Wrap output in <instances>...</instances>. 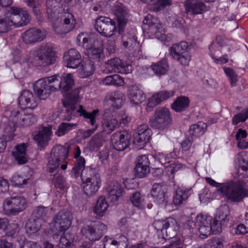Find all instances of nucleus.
<instances>
[{
	"instance_id": "obj_61",
	"label": "nucleus",
	"mask_w": 248,
	"mask_h": 248,
	"mask_svg": "<svg viewBox=\"0 0 248 248\" xmlns=\"http://www.w3.org/2000/svg\"><path fill=\"white\" fill-rule=\"evenodd\" d=\"M19 230V225L16 223H13L9 224L8 226L6 225V229L2 231H5L9 235L14 236L17 234Z\"/></svg>"
},
{
	"instance_id": "obj_18",
	"label": "nucleus",
	"mask_w": 248,
	"mask_h": 248,
	"mask_svg": "<svg viewBox=\"0 0 248 248\" xmlns=\"http://www.w3.org/2000/svg\"><path fill=\"white\" fill-rule=\"evenodd\" d=\"M132 67L131 65L118 58H114L108 60L106 63L105 71L107 73L116 72L122 74L130 73Z\"/></svg>"
},
{
	"instance_id": "obj_36",
	"label": "nucleus",
	"mask_w": 248,
	"mask_h": 248,
	"mask_svg": "<svg viewBox=\"0 0 248 248\" xmlns=\"http://www.w3.org/2000/svg\"><path fill=\"white\" fill-rule=\"evenodd\" d=\"M27 146L25 143L18 145L16 150L13 152V155L19 164H25L28 161L26 154Z\"/></svg>"
},
{
	"instance_id": "obj_42",
	"label": "nucleus",
	"mask_w": 248,
	"mask_h": 248,
	"mask_svg": "<svg viewBox=\"0 0 248 248\" xmlns=\"http://www.w3.org/2000/svg\"><path fill=\"white\" fill-rule=\"evenodd\" d=\"M95 67L93 62L91 60L86 61L79 69L78 75L81 78H86L93 75Z\"/></svg>"
},
{
	"instance_id": "obj_35",
	"label": "nucleus",
	"mask_w": 248,
	"mask_h": 248,
	"mask_svg": "<svg viewBox=\"0 0 248 248\" xmlns=\"http://www.w3.org/2000/svg\"><path fill=\"white\" fill-rule=\"evenodd\" d=\"M115 14L117 17L119 32L120 33L123 31V29L126 23V8L123 5H118L115 7Z\"/></svg>"
},
{
	"instance_id": "obj_47",
	"label": "nucleus",
	"mask_w": 248,
	"mask_h": 248,
	"mask_svg": "<svg viewBox=\"0 0 248 248\" xmlns=\"http://www.w3.org/2000/svg\"><path fill=\"white\" fill-rule=\"evenodd\" d=\"M49 212V209L48 207L39 206L34 208L32 217L41 221V219H45V218L48 217Z\"/></svg>"
},
{
	"instance_id": "obj_50",
	"label": "nucleus",
	"mask_w": 248,
	"mask_h": 248,
	"mask_svg": "<svg viewBox=\"0 0 248 248\" xmlns=\"http://www.w3.org/2000/svg\"><path fill=\"white\" fill-rule=\"evenodd\" d=\"M130 201L134 206L142 209L145 207V202L143 196L139 191L133 193L130 197Z\"/></svg>"
},
{
	"instance_id": "obj_5",
	"label": "nucleus",
	"mask_w": 248,
	"mask_h": 248,
	"mask_svg": "<svg viewBox=\"0 0 248 248\" xmlns=\"http://www.w3.org/2000/svg\"><path fill=\"white\" fill-rule=\"evenodd\" d=\"M79 89L73 90L68 96L67 100L64 102V105L67 108L66 113L68 115L65 120L70 121L75 115L79 113L80 116L83 117L87 123L93 126H97L96 116L99 113L98 109L93 110L92 112H88L81 105H76L79 100ZM66 117V116H65Z\"/></svg>"
},
{
	"instance_id": "obj_40",
	"label": "nucleus",
	"mask_w": 248,
	"mask_h": 248,
	"mask_svg": "<svg viewBox=\"0 0 248 248\" xmlns=\"http://www.w3.org/2000/svg\"><path fill=\"white\" fill-rule=\"evenodd\" d=\"M237 174L239 178L248 177V153H244L241 156Z\"/></svg>"
},
{
	"instance_id": "obj_12",
	"label": "nucleus",
	"mask_w": 248,
	"mask_h": 248,
	"mask_svg": "<svg viewBox=\"0 0 248 248\" xmlns=\"http://www.w3.org/2000/svg\"><path fill=\"white\" fill-rule=\"evenodd\" d=\"M27 206L26 199L23 196H15L5 199L2 203L4 213L8 216H16Z\"/></svg>"
},
{
	"instance_id": "obj_19",
	"label": "nucleus",
	"mask_w": 248,
	"mask_h": 248,
	"mask_svg": "<svg viewBox=\"0 0 248 248\" xmlns=\"http://www.w3.org/2000/svg\"><path fill=\"white\" fill-rule=\"evenodd\" d=\"M122 41L123 46L132 51L134 54L138 56L141 55V44L137 40L135 29H132L129 32L124 35L122 37Z\"/></svg>"
},
{
	"instance_id": "obj_38",
	"label": "nucleus",
	"mask_w": 248,
	"mask_h": 248,
	"mask_svg": "<svg viewBox=\"0 0 248 248\" xmlns=\"http://www.w3.org/2000/svg\"><path fill=\"white\" fill-rule=\"evenodd\" d=\"M108 204L105 197L102 196L99 197L93 209L96 217H103L108 208Z\"/></svg>"
},
{
	"instance_id": "obj_15",
	"label": "nucleus",
	"mask_w": 248,
	"mask_h": 248,
	"mask_svg": "<svg viewBox=\"0 0 248 248\" xmlns=\"http://www.w3.org/2000/svg\"><path fill=\"white\" fill-rule=\"evenodd\" d=\"M107 226L101 222H91L81 229L83 235L91 241L99 240L107 231Z\"/></svg>"
},
{
	"instance_id": "obj_44",
	"label": "nucleus",
	"mask_w": 248,
	"mask_h": 248,
	"mask_svg": "<svg viewBox=\"0 0 248 248\" xmlns=\"http://www.w3.org/2000/svg\"><path fill=\"white\" fill-rule=\"evenodd\" d=\"M189 100L187 97L181 96L177 98L171 105L172 108L176 112L185 110L188 108Z\"/></svg>"
},
{
	"instance_id": "obj_4",
	"label": "nucleus",
	"mask_w": 248,
	"mask_h": 248,
	"mask_svg": "<svg viewBox=\"0 0 248 248\" xmlns=\"http://www.w3.org/2000/svg\"><path fill=\"white\" fill-rule=\"evenodd\" d=\"M205 180L211 186L218 187L217 191L228 202H240L248 195V191L245 189V184L242 181L231 180L224 183H219L210 177H206Z\"/></svg>"
},
{
	"instance_id": "obj_13",
	"label": "nucleus",
	"mask_w": 248,
	"mask_h": 248,
	"mask_svg": "<svg viewBox=\"0 0 248 248\" xmlns=\"http://www.w3.org/2000/svg\"><path fill=\"white\" fill-rule=\"evenodd\" d=\"M170 53L173 59L184 66H187L191 59L188 46L185 41L173 44L170 48Z\"/></svg>"
},
{
	"instance_id": "obj_41",
	"label": "nucleus",
	"mask_w": 248,
	"mask_h": 248,
	"mask_svg": "<svg viewBox=\"0 0 248 248\" xmlns=\"http://www.w3.org/2000/svg\"><path fill=\"white\" fill-rule=\"evenodd\" d=\"M169 69L168 62L166 59H163L156 63L152 64L150 67V69L153 70L154 73L158 76L166 74Z\"/></svg>"
},
{
	"instance_id": "obj_56",
	"label": "nucleus",
	"mask_w": 248,
	"mask_h": 248,
	"mask_svg": "<svg viewBox=\"0 0 248 248\" xmlns=\"http://www.w3.org/2000/svg\"><path fill=\"white\" fill-rule=\"evenodd\" d=\"M229 208L228 206H224L221 207L217 212L216 217H215L219 222L225 224L228 222V216L229 215Z\"/></svg>"
},
{
	"instance_id": "obj_37",
	"label": "nucleus",
	"mask_w": 248,
	"mask_h": 248,
	"mask_svg": "<svg viewBox=\"0 0 248 248\" xmlns=\"http://www.w3.org/2000/svg\"><path fill=\"white\" fill-rule=\"evenodd\" d=\"M124 96L123 93L119 91H113L108 93L107 99L111 102V104L114 108L119 109L124 102Z\"/></svg>"
},
{
	"instance_id": "obj_7",
	"label": "nucleus",
	"mask_w": 248,
	"mask_h": 248,
	"mask_svg": "<svg viewBox=\"0 0 248 248\" xmlns=\"http://www.w3.org/2000/svg\"><path fill=\"white\" fill-rule=\"evenodd\" d=\"M10 118L13 121L5 127V136L8 137L9 140H12L14 136L16 130V124L21 127H26L31 125L37 122L36 116L32 114H26L23 110L19 111L15 110L11 112Z\"/></svg>"
},
{
	"instance_id": "obj_63",
	"label": "nucleus",
	"mask_w": 248,
	"mask_h": 248,
	"mask_svg": "<svg viewBox=\"0 0 248 248\" xmlns=\"http://www.w3.org/2000/svg\"><path fill=\"white\" fill-rule=\"evenodd\" d=\"M11 27L6 15L4 17H0V33L7 32Z\"/></svg>"
},
{
	"instance_id": "obj_34",
	"label": "nucleus",
	"mask_w": 248,
	"mask_h": 248,
	"mask_svg": "<svg viewBox=\"0 0 248 248\" xmlns=\"http://www.w3.org/2000/svg\"><path fill=\"white\" fill-rule=\"evenodd\" d=\"M103 243L104 248H106V247L109 245L116 246L119 248H125L128 245V239L125 236L122 234L117 235L114 239L105 236Z\"/></svg>"
},
{
	"instance_id": "obj_58",
	"label": "nucleus",
	"mask_w": 248,
	"mask_h": 248,
	"mask_svg": "<svg viewBox=\"0 0 248 248\" xmlns=\"http://www.w3.org/2000/svg\"><path fill=\"white\" fill-rule=\"evenodd\" d=\"M53 182L54 186L56 188L61 190L64 189L66 187V181L64 177L58 174H55L53 177Z\"/></svg>"
},
{
	"instance_id": "obj_32",
	"label": "nucleus",
	"mask_w": 248,
	"mask_h": 248,
	"mask_svg": "<svg viewBox=\"0 0 248 248\" xmlns=\"http://www.w3.org/2000/svg\"><path fill=\"white\" fill-rule=\"evenodd\" d=\"M192 138H186L181 143L182 157L184 158L189 164L193 162L194 150L191 151L192 144Z\"/></svg>"
},
{
	"instance_id": "obj_31",
	"label": "nucleus",
	"mask_w": 248,
	"mask_h": 248,
	"mask_svg": "<svg viewBox=\"0 0 248 248\" xmlns=\"http://www.w3.org/2000/svg\"><path fill=\"white\" fill-rule=\"evenodd\" d=\"M192 193L191 188H186L184 186L177 187L173 197V204L175 205L183 204V202L186 200Z\"/></svg>"
},
{
	"instance_id": "obj_49",
	"label": "nucleus",
	"mask_w": 248,
	"mask_h": 248,
	"mask_svg": "<svg viewBox=\"0 0 248 248\" xmlns=\"http://www.w3.org/2000/svg\"><path fill=\"white\" fill-rule=\"evenodd\" d=\"M118 124V120L114 117H106L103 120L102 126L104 130L111 132L113 131Z\"/></svg>"
},
{
	"instance_id": "obj_64",
	"label": "nucleus",
	"mask_w": 248,
	"mask_h": 248,
	"mask_svg": "<svg viewBox=\"0 0 248 248\" xmlns=\"http://www.w3.org/2000/svg\"><path fill=\"white\" fill-rule=\"evenodd\" d=\"M237 234H245L248 233V219H246L243 223L239 224L236 229Z\"/></svg>"
},
{
	"instance_id": "obj_24",
	"label": "nucleus",
	"mask_w": 248,
	"mask_h": 248,
	"mask_svg": "<svg viewBox=\"0 0 248 248\" xmlns=\"http://www.w3.org/2000/svg\"><path fill=\"white\" fill-rule=\"evenodd\" d=\"M150 161L147 155H144L137 157L136 167L134 169L135 176L139 178H143L150 172Z\"/></svg>"
},
{
	"instance_id": "obj_1",
	"label": "nucleus",
	"mask_w": 248,
	"mask_h": 248,
	"mask_svg": "<svg viewBox=\"0 0 248 248\" xmlns=\"http://www.w3.org/2000/svg\"><path fill=\"white\" fill-rule=\"evenodd\" d=\"M73 154L75 161L70 175L75 179L80 177L84 193L87 197H92L101 186L100 174L95 169L90 167H85V159L80 155L81 151L78 146L75 147Z\"/></svg>"
},
{
	"instance_id": "obj_22",
	"label": "nucleus",
	"mask_w": 248,
	"mask_h": 248,
	"mask_svg": "<svg viewBox=\"0 0 248 248\" xmlns=\"http://www.w3.org/2000/svg\"><path fill=\"white\" fill-rule=\"evenodd\" d=\"M167 186L162 184L155 183L153 186L150 195L154 202L159 205H165L167 202Z\"/></svg>"
},
{
	"instance_id": "obj_52",
	"label": "nucleus",
	"mask_w": 248,
	"mask_h": 248,
	"mask_svg": "<svg viewBox=\"0 0 248 248\" xmlns=\"http://www.w3.org/2000/svg\"><path fill=\"white\" fill-rule=\"evenodd\" d=\"M151 130H148L144 133H138V135L134 137V142L140 146H144L147 143L151 137Z\"/></svg>"
},
{
	"instance_id": "obj_48",
	"label": "nucleus",
	"mask_w": 248,
	"mask_h": 248,
	"mask_svg": "<svg viewBox=\"0 0 248 248\" xmlns=\"http://www.w3.org/2000/svg\"><path fill=\"white\" fill-rule=\"evenodd\" d=\"M74 240V236L72 234L64 233L60 238L59 246L60 248H72Z\"/></svg>"
},
{
	"instance_id": "obj_60",
	"label": "nucleus",
	"mask_w": 248,
	"mask_h": 248,
	"mask_svg": "<svg viewBox=\"0 0 248 248\" xmlns=\"http://www.w3.org/2000/svg\"><path fill=\"white\" fill-rule=\"evenodd\" d=\"M29 179H25L18 174H15L11 178V181L13 185L18 187H22L27 183Z\"/></svg>"
},
{
	"instance_id": "obj_45",
	"label": "nucleus",
	"mask_w": 248,
	"mask_h": 248,
	"mask_svg": "<svg viewBox=\"0 0 248 248\" xmlns=\"http://www.w3.org/2000/svg\"><path fill=\"white\" fill-rule=\"evenodd\" d=\"M41 226V221L31 217L26 224V231L28 233H33L39 231Z\"/></svg>"
},
{
	"instance_id": "obj_25",
	"label": "nucleus",
	"mask_w": 248,
	"mask_h": 248,
	"mask_svg": "<svg viewBox=\"0 0 248 248\" xmlns=\"http://www.w3.org/2000/svg\"><path fill=\"white\" fill-rule=\"evenodd\" d=\"M18 104L22 109H35L38 106L37 100L33 93L28 91L24 90L18 98Z\"/></svg>"
},
{
	"instance_id": "obj_9",
	"label": "nucleus",
	"mask_w": 248,
	"mask_h": 248,
	"mask_svg": "<svg viewBox=\"0 0 248 248\" xmlns=\"http://www.w3.org/2000/svg\"><path fill=\"white\" fill-rule=\"evenodd\" d=\"M95 39V36L93 35L89 37L84 33H80L77 37V41L78 46H82L87 50L90 59L99 61L104 56L103 45L101 43L99 46L96 47Z\"/></svg>"
},
{
	"instance_id": "obj_16",
	"label": "nucleus",
	"mask_w": 248,
	"mask_h": 248,
	"mask_svg": "<svg viewBox=\"0 0 248 248\" xmlns=\"http://www.w3.org/2000/svg\"><path fill=\"white\" fill-rule=\"evenodd\" d=\"M5 15L11 26L14 25L16 27H21L26 25L30 22L28 12L19 8L12 7Z\"/></svg>"
},
{
	"instance_id": "obj_28",
	"label": "nucleus",
	"mask_w": 248,
	"mask_h": 248,
	"mask_svg": "<svg viewBox=\"0 0 248 248\" xmlns=\"http://www.w3.org/2000/svg\"><path fill=\"white\" fill-rule=\"evenodd\" d=\"M174 91L163 90L154 94L148 99L147 106L154 108L162 102L172 97L174 95Z\"/></svg>"
},
{
	"instance_id": "obj_55",
	"label": "nucleus",
	"mask_w": 248,
	"mask_h": 248,
	"mask_svg": "<svg viewBox=\"0 0 248 248\" xmlns=\"http://www.w3.org/2000/svg\"><path fill=\"white\" fill-rule=\"evenodd\" d=\"M76 126V124L62 123L59 126L57 130L55 132V134L58 137L63 136Z\"/></svg>"
},
{
	"instance_id": "obj_6",
	"label": "nucleus",
	"mask_w": 248,
	"mask_h": 248,
	"mask_svg": "<svg viewBox=\"0 0 248 248\" xmlns=\"http://www.w3.org/2000/svg\"><path fill=\"white\" fill-rule=\"evenodd\" d=\"M54 46L49 43L41 45L31 51L29 60L35 66L46 67L54 64L57 59Z\"/></svg>"
},
{
	"instance_id": "obj_21",
	"label": "nucleus",
	"mask_w": 248,
	"mask_h": 248,
	"mask_svg": "<svg viewBox=\"0 0 248 248\" xmlns=\"http://www.w3.org/2000/svg\"><path fill=\"white\" fill-rule=\"evenodd\" d=\"M130 136L125 131H119L113 134L111 140L114 149L118 151H123L129 145Z\"/></svg>"
},
{
	"instance_id": "obj_20",
	"label": "nucleus",
	"mask_w": 248,
	"mask_h": 248,
	"mask_svg": "<svg viewBox=\"0 0 248 248\" xmlns=\"http://www.w3.org/2000/svg\"><path fill=\"white\" fill-rule=\"evenodd\" d=\"M54 227L60 232L67 230L71 224V213L67 210L59 211L53 217Z\"/></svg>"
},
{
	"instance_id": "obj_33",
	"label": "nucleus",
	"mask_w": 248,
	"mask_h": 248,
	"mask_svg": "<svg viewBox=\"0 0 248 248\" xmlns=\"http://www.w3.org/2000/svg\"><path fill=\"white\" fill-rule=\"evenodd\" d=\"M108 198L110 202H115L118 200L123 192L121 185L117 183H111L107 188Z\"/></svg>"
},
{
	"instance_id": "obj_29",
	"label": "nucleus",
	"mask_w": 248,
	"mask_h": 248,
	"mask_svg": "<svg viewBox=\"0 0 248 248\" xmlns=\"http://www.w3.org/2000/svg\"><path fill=\"white\" fill-rule=\"evenodd\" d=\"M52 127L50 125L43 127L38 133L34 136V140L38 144V146L43 148L47 145L51 140Z\"/></svg>"
},
{
	"instance_id": "obj_10",
	"label": "nucleus",
	"mask_w": 248,
	"mask_h": 248,
	"mask_svg": "<svg viewBox=\"0 0 248 248\" xmlns=\"http://www.w3.org/2000/svg\"><path fill=\"white\" fill-rule=\"evenodd\" d=\"M172 120L169 109L165 107H158L150 120V126L155 129L164 130L170 127Z\"/></svg>"
},
{
	"instance_id": "obj_57",
	"label": "nucleus",
	"mask_w": 248,
	"mask_h": 248,
	"mask_svg": "<svg viewBox=\"0 0 248 248\" xmlns=\"http://www.w3.org/2000/svg\"><path fill=\"white\" fill-rule=\"evenodd\" d=\"M212 221V217L207 215H198L196 218V226L208 225Z\"/></svg>"
},
{
	"instance_id": "obj_51",
	"label": "nucleus",
	"mask_w": 248,
	"mask_h": 248,
	"mask_svg": "<svg viewBox=\"0 0 248 248\" xmlns=\"http://www.w3.org/2000/svg\"><path fill=\"white\" fill-rule=\"evenodd\" d=\"M206 127V124L199 122L196 124L191 125L189 128V133L193 136H199L205 132Z\"/></svg>"
},
{
	"instance_id": "obj_43",
	"label": "nucleus",
	"mask_w": 248,
	"mask_h": 248,
	"mask_svg": "<svg viewBox=\"0 0 248 248\" xmlns=\"http://www.w3.org/2000/svg\"><path fill=\"white\" fill-rule=\"evenodd\" d=\"M103 84L108 86H122L124 84V80L119 75L115 74L108 76L102 79Z\"/></svg>"
},
{
	"instance_id": "obj_54",
	"label": "nucleus",
	"mask_w": 248,
	"mask_h": 248,
	"mask_svg": "<svg viewBox=\"0 0 248 248\" xmlns=\"http://www.w3.org/2000/svg\"><path fill=\"white\" fill-rule=\"evenodd\" d=\"M248 119V107L242 109L238 114L234 115L232 119V124L236 125L240 122H244Z\"/></svg>"
},
{
	"instance_id": "obj_53",
	"label": "nucleus",
	"mask_w": 248,
	"mask_h": 248,
	"mask_svg": "<svg viewBox=\"0 0 248 248\" xmlns=\"http://www.w3.org/2000/svg\"><path fill=\"white\" fill-rule=\"evenodd\" d=\"M103 140L98 135H94L88 142V146L92 151H98L102 146Z\"/></svg>"
},
{
	"instance_id": "obj_59",
	"label": "nucleus",
	"mask_w": 248,
	"mask_h": 248,
	"mask_svg": "<svg viewBox=\"0 0 248 248\" xmlns=\"http://www.w3.org/2000/svg\"><path fill=\"white\" fill-rule=\"evenodd\" d=\"M224 224L221 222H219L218 220L215 218H212V221H211L210 227L211 232L213 234H217L220 233L222 231V225Z\"/></svg>"
},
{
	"instance_id": "obj_30",
	"label": "nucleus",
	"mask_w": 248,
	"mask_h": 248,
	"mask_svg": "<svg viewBox=\"0 0 248 248\" xmlns=\"http://www.w3.org/2000/svg\"><path fill=\"white\" fill-rule=\"evenodd\" d=\"M64 59L67 62V66L71 68H76L80 64L81 56L76 49H70L64 53Z\"/></svg>"
},
{
	"instance_id": "obj_11",
	"label": "nucleus",
	"mask_w": 248,
	"mask_h": 248,
	"mask_svg": "<svg viewBox=\"0 0 248 248\" xmlns=\"http://www.w3.org/2000/svg\"><path fill=\"white\" fill-rule=\"evenodd\" d=\"M144 24L148 26L149 32L155 37L164 42L171 41L172 35L171 34H165L164 29L162 26L159 19L151 14H148L144 17Z\"/></svg>"
},
{
	"instance_id": "obj_27",
	"label": "nucleus",
	"mask_w": 248,
	"mask_h": 248,
	"mask_svg": "<svg viewBox=\"0 0 248 248\" xmlns=\"http://www.w3.org/2000/svg\"><path fill=\"white\" fill-rule=\"evenodd\" d=\"M45 35L40 29L32 28L22 35L23 41L26 44L34 43L42 41Z\"/></svg>"
},
{
	"instance_id": "obj_3",
	"label": "nucleus",
	"mask_w": 248,
	"mask_h": 248,
	"mask_svg": "<svg viewBox=\"0 0 248 248\" xmlns=\"http://www.w3.org/2000/svg\"><path fill=\"white\" fill-rule=\"evenodd\" d=\"M64 0H46V13L48 19L54 24V27L59 23L62 31L68 33L73 30L76 25L74 16L68 8L63 6Z\"/></svg>"
},
{
	"instance_id": "obj_2",
	"label": "nucleus",
	"mask_w": 248,
	"mask_h": 248,
	"mask_svg": "<svg viewBox=\"0 0 248 248\" xmlns=\"http://www.w3.org/2000/svg\"><path fill=\"white\" fill-rule=\"evenodd\" d=\"M74 85L72 74H67L60 77L59 75L45 77L38 80L34 84L35 93L40 99H46L52 92L60 89L62 92H68Z\"/></svg>"
},
{
	"instance_id": "obj_8",
	"label": "nucleus",
	"mask_w": 248,
	"mask_h": 248,
	"mask_svg": "<svg viewBox=\"0 0 248 248\" xmlns=\"http://www.w3.org/2000/svg\"><path fill=\"white\" fill-rule=\"evenodd\" d=\"M70 145H57L53 148L48 163V170L49 172H54L61 164V168L65 170L67 167L65 161L69 156Z\"/></svg>"
},
{
	"instance_id": "obj_17",
	"label": "nucleus",
	"mask_w": 248,
	"mask_h": 248,
	"mask_svg": "<svg viewBox=\"0 0 248 248\" xmlns=\"http://www.w3.org/2000/svg\"><path fill=\"white\" fill-rule=\"evenodd\" d=\"M96 30L102 36L110 37L116 31L115 22L106 16H100L95 20L94 26Z\"/></svg>"
},
{
	"instance_id": "obj_26",
	"label": "nucleus",
	"mask_w": 248,
	"mask_h": 248,
	"mask_svg": "<svg viewBox=\"0 0 248 248\" xmlns=\"http://www.w3.org/2000/svg\"><path fill=\"white\" fill-rule=\"evenodd\" d=\"M128 98L131 104L138 105L142 103L145 99V95L140 85H134L128 91Z\"/></svg>"
},
{
	"instance_id": "obj_62",
	"label": "nucleus",
	"mask_w": 248,
	"mask_h": 248,
	"mask_svg": "<svg viewBox=\"0 0 248 248\" xmlns=\"http://www.w3.org/2000/svg\"><path fill=\"white\" fill-rule=\"evenodd\" d=\"M198 227V230L200 233V237L202 239H205L209 236L211 232L210 225H200Z\"/></svg>"
},
{
	"instance_id": "obj_23",
	"label": "nucleus",
	"mask_w": 248,
	"mask_h": 248,
	"mask_svg": "<svg viewBox=\"0 0 248 248\" xmlns=\"http://www.w3.org/2000/svg\"><path fill=\"white\" fill-rule=\"evenodd\" d=\"M184 3L186 13L191 15L202 14L209 9V6L199 0H185Z\"/></svg>"
},
{
	"instance_id": "obj_39",
	"label": "nucleus",
	"mask_w": 248,
	"mask_h": 248,
	"mask_svg": "<svg viewBox=\"0 0 248 248\" xmlns=\"http://www.w3.org/2000/svg\"><path fill=\"white\" fill-rule=\"evenodd\" d=\"M149 5V9L154 11H159L171 4L172 0H140Z\"/></svg>"
},
{
	"instance_id": "obj_46",
	"label": "nucleus",
	"mask_w": 248,
	"mask_h": 248,
	"mask_svg": "<svg viewBox=\"0 0 248 248\" xmlns=\"http://www.w3.org/2000/svg\"><path fill=\"white\" fill-rule=\"evenodd\" d=\"M220 38V36H217L216 38V41L212 42L209 46V55L212 59L217 56H220L223 53L221 51L222 49V45L218 41V39Z\"/></svg>"
},
{
	"instance_id": "obj_14",
	"label": "nucleus",
	"mask_w": 248,
	"mask_h": 248,
	"mask_svg": "<svg viewBox=\"0 0 248 248\" xmlns=\"http://www.w3.org/2000/svg\"><path fill=\"white\" fill-rule=\"evenodd\" d=\"M176 221L173 218L169 217L164 220H155L153 226L157 232H161V237L165 240H169L176 235L174 230Z\"/></svg>"
}]
</instances>
